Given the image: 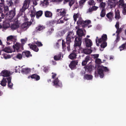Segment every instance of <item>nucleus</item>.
Instances as JSON below:
<instances>
[{
    "mask_svg": "<svg viewBox=\"0 0 126 126\" xmlns=\"http://www.w3.org/2000/svg\"><path fill=\"white\" fill-rule=\"evenodd\" d=\"M115 18L116 19H119L121 18V16L120 15V12L118 10H115Z\"/></svg>",
    "mask_w": 126,
    "mask_h": 126,
    "instance_id": "nucleus-32",
    "label": "nucleus"
},
{
    "mask_svg": "<svg viewBox=\"0 0 126 126\" xmlns=\"http://www.w3.org/2000/svg\"><path fill=\"white\" fill-rule=\"evenodd\" d=\"M45 15L46 17H50L52 16V13L50 11H46L45 12Z\"/></svg>",
    "mask_w": 126,
    "mask_h": 126,
    "instance_id": "nucleus-35",
    "label": "nucleus"
},
{
    "mask_svg": "<svg viewBox=\"0 0 126 126\" xmlns=\"http://www.w3.org/2000/svg\"><path fill=\"white\" fill-rule=\"evenodd\" d=\"M45 27L43 26H41L40 25L39 26L36 28V31L33 32V33L34 34V33L36 32L37 31H41L45 29Z\"/></svg>",
    "mask_w": 126,
    "mask_h": 126,
    "instance_id": "nucleus-34",
    "label": "nucleus"
},
{
    "mask_svg": "<svg viewBox=\"0 0 126 126\" xmlns=\"http://www.w3.org/2000/svg\"><path fill=\"white\" fill-rule=\"evenodd\" d=\"M102 69H103V70L105 72H108L109 70L106 67H104L103 66L102 67Z\"/></svg>",
    "mask_w": 126,
    "mask_h": 126,
    "instance_id": "nucleus-64",
    "label": "nucleus"
},
{
    "mask_svg": "<svg viewBox=\"0 0 126 126\" xmlns=\"http://www.w3.org/2000/svg\"><path fill=\"white\" fill-rule=\"evenodd\" d=\"M79 16V15L78 14H74L73 16V18L74 20L76 22L77 21V18H78Z\"/></svg>",
    "mask_w": 126,
    "mask_h": 126,
    "instance_id": "nucleus-57",
    "label": "nucleus"
},
{
    "mask_svg": "<svg viewBox=\"0 0 126 126\" xmlns=\"http://www.w3.org/2000/svg\"><path fill=\"white\" fill-rule=\"evenodd\" d=\"M8 77L3 78L1 81L0 84L3 86H5L6 85V83L8 81Z\"/></svg>",
    "mask_w": 126,
    "mask_h": 126,
    "instance_id": "nucleus-19",
    "label": "nucleus"
},
{
    "mask_svg": "<svg viewBox=\"0 0 126 126\" xmlns=\"http://www.w3.org/2000/svg\"><path fill=\"white\" fill-rule=\"evenodd\" d=\"M49 3L48 0H44L43 1H41V4L43 6H45L47 5Z\"/></svg>",
    "mask_w": 126,
    "mask_h": 126,
    "instance_id": "nucleus-43",
    "label": "nucleus"
},
{
    "mask_svg": "<svg viewBox=\"0 0 126 126\" xmlns=\"http://www.w3.org/2000/svg\"><path fill=\"white\" fill-rule=\"evenodd\" d=\"M75 1V0H70L69 1V4L70 7H71Z\"/></svg>",
    "mask_w": 126,
    "mask_h": 126,
    "instance_id": "nucleus-55",
    "label": "nucleus"
},
{
    "mask_svg": "<svg viewBox=\"0 0 126 126\" xmlns=\"http://www.w3.org/2000/svg\"><path fill=\"white\" fill-rule=\"evenodd\" d=\"M92 65H90L88 66L87 67V69L88 71H90L92 70Z\"/></svg>",
    "mask_w": 126,
    "mask_h": 126,
    "instance_id": "nucleus-60",
    "label": "nucleus"
},
{
    "mask_svg": "<svg viewBox=\"0 0 126 126\" xmlns=\"http://www.w3.org/2000/svg\"><path fill=\"white\" fill-rule=\"evenodd\" d=\"M10 26L9 23L7 22L6 21L3 22V26L2 27L4 29L7 28L9 27Z\"/></svg>",
    "mask_w": 126,
    "mask_h": 126,
    "instance_id": "nucleus-36",
    "label": "nucleus"
},
{
    "mask_svg": "<svg viewBox=\"0 0 126 126\" xmlns=\"http://www.w3.org/2000/svg\"><path fill=\"white\" fill-rule=\"evenodd\" d=\"M22 55L23 57L25 56L29 58L32 56V55L31 53V52L29 51H25L23 52L22 53Z\"/></svg>",
    "mask_w": 126,
    "mask_h": 126,
    "instance_id": "nucleus-12",
    "label": "nucleus"
},
{
    "mask_svg": "<svg viewBox=\"0 0 126 126\" xmlns=\"http://www.w3.org/2000/svg\"><path fill=\"white\" fill-rule=\"evenodd\" d=\"M88 4L90 5H94L95 4V3L94 0H90L88 2Z\"/></svg>",
    "mask_w": 126,
    "mask_h": 126,
    "instance_id": "nucleus-52",
    "label": "nucleus"
},
{
    "mask_svg": "<svg viewBox=\"0 0 126 126\" xmlns=\"http://www.w3.org/2000/svg\"><path fill=\"white\" fill-rule=\"evenodd\" d=\"M76 51L74 50L73 52L69 55V58L73 60L75 59L76 58L77 56L76 52Z\"/></svg>",
    "mask_w": 126,
    "mask_h": 126,
    "instance_id": "nucleus-14",
    "label": "nucleus"
},
{
    "mask_svg": "<svg viewBox=\"0 0 126 126\" xmlns=\"http://www.w3.org/2000/svg\"><path fill=\"white\" fill-rule=\"evenodd\" d=\"M0 74L2 76L4 77H10V73L6 70H4L1 71Z\"/></svg>",
    "mask_w": 126,
    "mask_h": 126,
    "instance_id": "nucleus-9",
    "label": "nucleus"
},
{
    "mask_svg": "<svg viewBox=\"0 0 126 126\" xmlns=\"http://www.w3.org/2000/svg\"><path fill=\"white\" fill-rule=\"evenodd\" d=\"M19 27L18 24L17 23H15L11 24L10 28L13 30L17 29Z\"/></svg>",
    "mask_w": 126,
    "mask_h": 126,
    "instance_id": "nucleus-21",
    "label": "nucleus"
},
{
    "mask_svg": "<svg viewBox=\"0 0 126 126\" xmlns=\"http://www.w3.org/2000/svg\"><path fill=\"white\" fill-rule=\"evenodd\" d=\"M3 56L4 58L5 59L9 58L11 57L10 55H7L5 54H3Z\"/></svg>",
    "mask_w": 126,
    "mask_h": 126,
    "instance_id": "nucleus-61",
    "label": "nucleus"
},
{
    "mask_svg": "<svg viewBox=\"0 0 126 126\" xmlns=\"http://www.w3.org/2000/svg\"><path fill=\"white\" fill-rule=\"evenodd\" d=\"M77 34L78 35L77 37H79L80 38H82V37L84 35V32L83 31L80 29H79L76 32Z\"/></svg>",
    "mask_w": 126,
    "mask_h": 126,
    "instance_id": "nucleus-16",
    "label": "nucleus"
},
{
    "mask_svg": "<svg viewBox=\"0 0 126 126\" xmlns=\"http://www.w3.org/2000/svg\"><path fill=\"white\" fill-rule=\"evenodd\" d=\"M121 8L123 9L122 12L124 15L126 14V4L120 7Z\"/></svg>",
    "mask_w": 126,
    "mask_h": 126,
    "instance_id": "nucleus-40",
    "label": "nucleus"
},
{
    "mask_svg": "<svg viewBox=\"0 0 126 126\" xmlns=\"http://www.w3.org/2000/svg\"><path fill=\"white\" fill-rule=\"evenodd\" d=\"M80 49L82 51V53H83L84 54H88L91 53V50L88 49H83L82 48H80Z\"/></svg>",
    "mask_w": 126,
    "mask_h": 126,
    "instance_id": "nucleus-17",
    "label": "nucleus"
},
{
    "mask_svg": "<svg viewBox=\"0 0 126 126\" xmlns=\"http://www.w3.org/2000/svg\"><path fill=\"white\" fill-rule=\"evenodd\" d=\"M78 62L77 61H72L69 65V66L71 69H73L77 65Z\"/></svg>",
    "mask_w": 126,
    "mask_h": 126,
    "instance_id": "nucleus-11",
    "label": "nucleus"
},
{
    "mask_svg": "<svg viewBox=\"0 0 126 126\" xmlns=\"http://www.w3.org/2000/svg\"><path fill=\"white\" fill-rule=\"evenodd\" d=\"M125 4H126L124 3V0H120L119 1L118 6L119 7H120L125 5Z\"/></svg>",
    "mask_w": 126,
    "mask_h": 126,
    "instance_id": "nucleus-46",
    "label": "nucleus"
},
{
    "mask_svg": "<svg viewBox=\"0 0 126 126\" xmlns=\"http://www.w3.org/2000/svg\"><path fill=\"white\" fill-rule=\"evenodd\" d=\"M7 4L9 6H12L13 4L12 0H8L7 1Z\"/></svg>",
    "mask_w": 126,
    "mask_h": 126,
    "instance_id": "nucleus-54",
    "label": "nucleus"
},
{
    "mask_svg": "<svg viewBox=\"0 0 126 126\" xmlns=\"http://www.w3.org/2000/svg\"><path fill=\"white\" fill-rule=\"evenodd\" d=\"M1 2H0V10L2 9V8H3V7L4 6V0H0Z\"/></svg>",
    "mask_w": 126,
    "mask_h": 126,
    "instance_id": "nucleus-48",
    "label": "nucleus"
},
{
    "mask_svg": "<svg viewBox=\"0 0 126 126\" xmlns=\"http://www.w3.org/2000/svg\"><path fill=\"white\" fill-rule=\"evenodd\" d=\"M98 8V7L95 6H93L91 8H90L88 10V11L89 12H92L93 11H95Z\"/></svg>",
    "mask_w": 126,
    "mask_h": 126,
    "instance_id": "nucleus-42",
    "label": "nucleus"
},
{
    "mask_svg": "<svg viewBox=\"0 0 126 126\" xmlns=\"http://www.w3.org/2000/svg\"><path fill=\"white\" fill-rule=\"evenodd\" d=\"M14 39V36L12 35L8 36L7 38V44L9 45L12 43V41Z\"/></svg>",
    "mask_w": 126,
    "mask_h": 126,
    "instance_id": "nucleus-20",
    "label": "nucleus"
},
{
    "mask_svg": "<svg viewBox=\"0 0 126 126\" xmlns=\"http://www.w3.org/2000/svg\"><path fill=\"white\" fill-rule=\"evenodd\" d=\"M12 78L11 77H8V86L10 88H12L13 86V84L11 82V80Z\"/></svg>",
    "mask_w": 126,
    "mask_h": 126,
    "instance_id": "nucleus-30",
    "label": "nucleus"
},
{
    "mask_svg": "<svg viewBox=\"0 0 126 126\" xmlns=\"http://www.w3.org/2000/svg\"><path fill=\"white\" fill-rule=\"evenodd\" d=\"M93 78V76L92 75L88 74H85L84 76V79L87 80H91Z\"/></svg>",
    "mask_w": 126,
    "mask_h": 126,
    "instance_id": "nucleus-29",
    "label": "nucleus"
},
{
    "mask_svg": "<svg viewBox=\"0 0 126 126\" xmlns=\"http://www.w3.org/2000/svg\"><path fill=\"white\" fill-rule=\"evenodd\" d=\"M101 43L100 47L102 48H104L107 46V44L106 42L102 41Z\"/></svg>",
    "mask_w": 126,
    "mask_h": 126,
    "instance_id": "nucleus-47",
    "label": "nucleus"
},
{
    "mask_svg": "<svg viewBox=\"0 0 126 126\" xmlns=\"http://www.w3.org/2000/svg\"><path fill=\"white\" fill-rule=\"evenodd\" d=\"M31 77L32 79H35L36 81L39 80L40 78L39 76L36 74H32L31 76Z\"/></svg>",
    "mask_w": 126,
    "mask_h": 126,
    "instance_id": "nucleus-33",
    "label": "nucleus"
},
{
    "mask_svg": "<svg viewBox=\"0 0 126 126\" xmlns=\"http://www.w3.org/2000/svg\"><path fill=\"white\" fill-rule=\"evenodd\" d=\"M85 42L86 46L88 47H90L92 46V43L91 40L88 38H85Z\"/></svg>",
    "mask_w": 126,
    "mask_h": 126,
    "instance_id": "nucleus-15",
    "label": "nucleus"
},
{
    "mask_svg": "<svg viewBox=\"0 0 126 126\" xmlns=\"http://www.w3.org/2000/svg\"><path fill=\"white\" fill-rule=\"evenodd\" d=\"M86 0H80L79 1V5L80 6H82L84 4Z\"/></svg>",
    "mask_w": 126,
    "mask_h": 126,
    "instance_id": "nucleus-53",
    "label": "nucleus"
},
{
    "mask_svg": "<svg viewBox=\"0 0 126 126\" xmlns=\"http://www.w3.org/2000/svg\"><path fill=\"white\" fill-rule=\"evenodd\" d=\"M101 62V60L100 59L97 58L96 59L95 61V63L97 64H100Z\"/></svg>",
    "mask_w": 126,
    "mask_h": 126,
    "instance_id": "nucleus-62",
    "label": "nucleus"
},
{
    "mask_svg": "<svg viewBox=\"0 0 126 126\" xmlns=\"http://www.w3.org/2000/svg\"><path fill=\"white\" fill-rule=\"evenodd\" d=\"M22 57L23 56L22 55V54H21L18 53L17 54L16 56L14 57L13 59L15 60H16V59H18L19 60H21L22 59Z\"/></svg>",
    "mask_w": 126,
    "mask_h": 126,
    "instance_id": "nucleus-39",
    "label": "nucleus"
},
{
    "mask_svg": "<svg viewBox=\"0 0 126 126\" xmlns=\"http://www.w3.org/2000/svg\"><path fill=\"white\" fill-rule=\"evenodd\" d=\"M56 12H59L60 15L63 17L64 16L66 13V10L64 8L58 9L57 10Z\"/></svg>",
    "mask_w": 126,
    "mask_h": 126,
    "instance_id": "nucleus-8",
    "label": "nucleus"
},
{
    "mask_svg": "<svg viewBox=\"0 0 126 126\" xmlns=\"http://www.w3.org/2000/svg\"><path fill=\"white\" fill-rule=\"evenodd\" d=\"M90 56L87 55L85 58V60H83L82 63V65L83 66L85 65L87 63V62L89 60Z\"/></svg>",
    "mask_w": 126,
    "mask_h": 126,
    "instance_id": "nucleus-24",
    "label": "nucleus"
},
{
    "mask_svg": "<svg viewBox=\"0 0 126 126\" xmlns=\"http://www.w3.org/2000/svg\"><path fill=\"white\" fill-rule=\"evenodd\" d=\"M57 21L56 20H50L48 22V23L49 25L52 26H53L54 25L55 23H56L57 24Z\"/></svg>",
    "mask_w": 126,
    "mask_h": 126,
    "instance_id": "nucleus-44",
    "label": "nucleus"
},
{
    "mask_svg": "<svg viewBox=\"0 0 126 126\" xmlns=\"http://www.w3.org/2000/svg\"><path fill=\"white\" fill-rule=\"evenodd\" d=\"M29 46L30 45V47L31 49L36 52L38 51L39 49L36 45L32 44H29Z\"/></svg>",
    "mask_w": 126,
    "mask_h": 126,
    "instance_id": "nucleus-23",
    "label": "nucleus"
},
{
    "mask_svg": "<svg viewBox=\"0 0 126 126\" xmlns=\"http://www.w3.org/2000/svg\"><path fill=\"white\" fill-rule=\"evenodd\" d=\"M26 9H27L26 8L22 6L19 12V14L21 15H22V13L25 12Z\"/></svg>",
    "mask_w": 126,
    "mask_h": 126,
    "instance_id": "nucleus-41",
    "label": "nucleus"
},
{
    "mask_svg": "<svg viewBox=\"0 0 126 126\" xmlns=\"http://www.w3.org/2000/svg\"><path fill=\"white\" fill-rule=\"evenodd\" d=\"M106 5V4L105 3L102 2L100 3L99 7L102 8V10H105Z\"/></svg>",
    "mask_w": 126,
    "mask_h": 126,
    "instance_id": "nucleus-50",
    "label": "nucleus"
},
{
    "mask_svg": "<svg viewBox=\"0 0 126 126\" xmlns=\"http://www.w3.org/2000/svg\"><path fill=\"white\" fill-rule=\"evenodd\" d=\"M62 17L60 18L57 21V24L62 23H64L63 20L62 19Z\"/></svg>",
    "mask_w": 126,
    "mask_h": 126,
    "instance_id": "nucleus-59",
    "label": "nucleus"
},
{
    "mask_svg": "<svg viewBox=\"0 0 126 126\" xmlns=\"http://www.w3.org/2000/svg\"><path fill=\"white\" fill-rule=\"evenodd\" d=\"M2 51H5V52L9 53L11 52V50L9 47H6L4 48L2 50Z\"/></svg>",
    "mask_w": 126,
    "mask_h": 126,
    "instance_id": "nucleus-45",
    "label": "nucleus"
},
{
    "mask_svg": "<svg viewBox=\"0 0 126 126\" xmlns=\"http://www.w3.org/2000/svg\"><path fill=\"white\" fill-rule=\"evenodd\" d=\"M30 15L31 18H34L35 16H36V11L34 8H33L32 10H31Z\"/></svg>",
    "mask_w": 126,
    "mask_h": 126,
    "instance_id": "nucleus-31",
    "label": "nucleus"
},
{
    "mask_svg": "<svg viewBox=\"0 0 126 126\" xmlns=\"http://www.w3.org/2000/svg\"><path fill=\"white\" fill-rule=\"evenodd\" d=\"M120 40V37L119 35H117L116 38L114 42L116 44Z\"/></svg>",
    "mask_w": 126,
    "mask_h": 126,
    "instance_id": "nucleus-58",
    "label": "nucleus"
},
{
    "mask_svg": "<svg viewBox=\"0 0 126 126\" xmlns=\"http://www.w3.org/2000/svg\"><path fill=\"white\" fill-rule=\"evenodd\" d=\"M31 70L30 68H22V69L21 72L23 74H26L30 72Z\"/></svg>",
    "mask_w": 126,
    "mask_h": 126,
    "instance_id": "nucleus-25",
    "label": "nucleus"
},
{
    "mask_svg": "<svg viewBox=\"0 0 126 126\" xmlns=\"http://www.w3.org/2000/svg\"><path fill=\"white\" fill-rule=\"evenodd\" d=\"M14 2L16 6H18L20 3V0H14Z\"/></svg>",
    "mask_w": 126,
    "mask_h": 126,
    "instance_id": "nucleus-63",
    "label": "nucleus"
},
{
    "mask_svg": "<svg viewBox=\"0 0 126 126\" xmlns=\"http://www.w3.org/2000/svg\"><path fill=\"white\" fill-rule=\"evenodd\" d=\"M113 13L111 12H110L106 15V16L109 19V21L110 22L112 21L113 18Z\"/></svg>",
    "mask_w": 126,
    "mask_h": 126,
    "instance_id": "nucleus-26",
    "label": "nucleus"
},
{
    "mask_svg": "<svg viewBox=\"0 0 126 126\" xmlns=\"http://www.w3.org/2000/svg\"><path fill=\"white\" fill-rule=\"evenodd\" d=\"M62 56V58H63V55H62L61 53L60 52L58 54L54 56V59L55 61H58L61 60Z\"/></svg>",
    "mask_w": 126,
    "mask_h": 126,
    "instance_id": "nucleus-18",
    "label": "nucleus"
},
{
    "mask_svg": "<svg viewBox=\"0 0 126 126\" xmlns=\"http://www.w3.org/2000/svg\"><path fill=\"white\" fill-rule=\"evenodd\" d=\"M30 2V0H25L22 6L27 9L29 7Z\"/></svg>",
    "mask_w": 126,
    "mask_h": 126,
    "instance_id": "nucleus-22",
    "label": "nucleus"
},
{
    "mask_svg": "<svg viewBox=\"0 0 126 126\" xmlns=\"http://www.w3.org/2000/svg\"><path fill=\"white\" fill-rule=\"evenodd\" d=\"M98 74L99 75L100 77L101 78H102L104 76L103 70L102 68H99L98 71Z\"/></svg>",
    "mask_w": 126,
    "mask_h": 126,
    "instance_id": "nucleus-27",
    "label": "nucleus"
},
{
    "mask_svg": "<svg viewBox=\"0 0 126 126\" xmlns=\"http://www.w3.org/2000/svg\"><path fill=\"white\" fill-rule=\"evenodd\" d=\"M15 14V8H14L13 10H10L8 13H7L5 15L7 19L9 20H10L13 18Z\"/></svg>",
    "mask_w": 126,
    "mask_h": 126,
    "instance_id": "nucleus-2",
    "label": "nucleus"
},
{
    "mask_svg": "<svg viewBox=\"0 0 126 126\" xmlns=\"http://www.w3.org/2000/svg\"><path fill=\"white\" fill-rule=\"evenodd\" d=\"M43 14V11L41 10L36 12V18L38 19L40 17L42 16Z\"/></svg>",
    "mask_w": 126,
    "mask_h": 126,
    "instance_id": "nucleus-37",
    "label": "nucleus"
},
{
    "mask_svg": "<svg viewBox=\"0 0 126 126\" xmlns=\"http://www.w3.org/2000/svg\"><path fill=\"white\" fill-rule=\"evenodd\" d=\"M106 15V12L105 10H102L101 12L100 16L102 17H104Z\"/></svg>",
    "mask_w": 126,
    "mask_h": 126,
    "instance_id": "nucleus-51",
    "label": "nucleus"
},
{
    "mask_svg": "<svg viewBox=\"0 0 126 126\" xmlns=\"http://www.w3.org/2000/svg\"><path fill=\"white\" fill-rule=\"evenodd\" d=\"M107 3L108 6H110V8H112L116 6L117 1L114 0H108Z\"/></svg>",
    "mask_w": 126,
    "mask_h": 126,
    "instance_id": "nucleus-5",
    "label": "nucleus"
},
{
    "mask_svg": "<svg viewBox=\"0 0 126 126\" xmlns=\"http://www.w3.org/2000/svg\"><path fill=\"white\" fill-rule=\"evenodd\" d=\"M4 10H5V8H4V6L3 7V8H2V9L0 10V17H1V19L3 18L5 16L4 15L3 13V11Z\"/></svg>",
    "mask_w": 126,
    "mask_h": 126,
    "instance_id": "nucleus-38",
    "label": "nucleus"
},
{
    "mask_svg": "<svg viewBox=\"0 0 126 126\" xmlns=\"http://www.w3.org/2000/svg\"><path fill=\"white\" fill-rule=\"evenodd\" d=\"M107 39V36L106 34H104L101 36V37L98 39V42L99 43H101L102 41L106 42Z\"/></svg>",
    "mask_w": 126,
    "mask_h": 126,
    "instance_id": "nucleus-10",
    "label": "nucleus"
},
{
    "mask_svg": "<svg viewBox=\"0 0 126 126\" xmlns=\"http://www.w3.org/2000/svg\"><path fill=\"white\" fill-rule=\"evenodd\" d=\"M74 33L73 31H70L68 32L66 36L67 37H70L71 38L74 39Z\"/></svg>",
    "mask_w": 126,
    "mask_h": 126,
    "instance_id": "nucleus-28",
    "label": "nucleus"
},
{
    "mask_svg": "<svg viewBox=\"0 0 126 126\" xmlns=\"http://www.w3.org/2000/svg\"><path fill=\"white\" fill-rule=\"evenodd\" d=\"M71 39L70 37L66 36V42L64 40H62V45L63 50L65 49L67 47V50L69 51L70 50V43L71 42Z\"/></svg>",
    "mask_w": 126,
    "mask_h": 126,
    "instance_id": "nucleus-1",
    "label": "nucleus"
},
{
    "mask_svg": "<svg viewBox=\"0 0 126 126\" xmlns=\"http://www.w3.org/2000/svg\"><path fill=\"white\" fill-rule=\"evenodd\" d=\"M31 24V22H24L22 25L21 28V29H23V30L24 31L26 30Z\"/></svg>",
    "mask_w": 126,
    "mask_h": 126,
    "instance_id": "nucleus-6",
    "label": "nucleus"
},
{
    "mask_svg": "<svg viewBox=\"0 0 126 126\" xmlns=\"http://www.w3.org/2000/svg\"><path fill=\"white\" fill-rule=\"evenodd\" d=\"M53 85L55 86L56 87H61L62 86V83L59 82V80L58 79V78H56L53 81Z\"/></svg>",
    "mask_w": 126,
    "mask_h": 126,
    "instance_id": "nucleus-7",
    "label": "nucleus"
},
{
    "mask_svg": "<svg viewBox=\"0 0 126 126\" xmlns=\"http://www.w3.org/2000/svg\"><path fill=\"white\" fill-rule=\"evenodd\" d=\"M91 23V21L90 20L84 21L82 19H79L77 21V23L78 24L81 25L82 27L84 28L87 27L89 24Z\"/></svg>",
    "mask_w": 126,
    "mask_h": 126,
    "instance_id": "nucleus-3",
    "label": "nucleus"
},
{
    "mask_svg": "<svg viewBox=\"0 0 126 126\" xmlns=\"http://www.w3.org/2000/svg\"><path fill=\"white\" fill-rule=\"evenodd\" d=\"M82 38H80L79 37L76 36L75 37L74 44V47H80L81 44Z\"/></svg>",
    "mask_w": 126,
    "mask_h": 126,
    "instance_id": "nucleus-4",
    "label": "nucleus"
},
{
    "mask_svg": "<svg viewBox=\"0 0 126 126\" xmlns=\"http://www.w3.org/2000/svg\"><path fill=\"white\" fill-rule=\"evenodd\" d=\"M21 47V44L18 43H16L15 45H13V49L15 50H16L18 52L20 51V48Z\"/></svg>",
    "mask_w": 126,
    "mask_h": 126,
    "instance_id": "nucleus-13",
    "label": "nucleus"
},
{
    "mask_svg": "<svg viewBox=\"0 0 126 126\" xmlns=\"http://www.w3.org/2000/svg\"><path fill=\"white\" fill-rule=\"evenodd\" d=\"M126 46V42L122 44L121 46L119 47V48L120 51L124 50Z\"/></svg>",
    "mask_w": 126,
    "mask_h": 126,
    "instance_id": "nucleus-49",
    "label": "nucleus"
},
{
    "mask_svg": "<svg viewBox=\"0 0 126 126\" xmlns=\"http://www.w3.org/2000/svg\"><path fill=\"white\" fill-rule=\"evenodd\" d=\"M117 29V30L116 31V33H117V35H119V33L121 32L122 28H119V29Z\"/></svg>",
    "mask_w": 126,
    "mask_h": 126,
    "instance_id": "nucleus-56",
    "label": "nucleus"
}]
</instances>
